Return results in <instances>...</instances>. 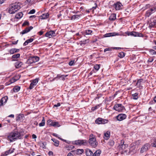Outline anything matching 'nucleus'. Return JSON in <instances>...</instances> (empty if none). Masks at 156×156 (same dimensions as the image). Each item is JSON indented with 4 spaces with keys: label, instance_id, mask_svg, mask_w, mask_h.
<instances>
[{
    "label": "nucleus",
    "instance_id": "a878e982",
    "mask_svg": "<svg viewBox=\"0 0 156 156\" xmlns=\"http://www.w3.org/2000/svg\"><path fill=\"white\" fill-rule=\"evenodd\" d=\"M26 63L27 64L29 65H31L32 63H34L33 59L32 58V57H30L27 60Z\"/></svg>",
    "mask_w": 156,
    "mask_h": 156
},
{
    "label": "nucleus",
    "instance_id": "4c0bfd02",
    "mask_svg": "<svg viewBox=\"0 0 156 156\" xmlns=\"http://www.w3.org/2000/svg\"><path fill=\"white\" fill-rule=\"evenodd\" d=\"M138 94L135 93L132 95V98L133 99L137 100L138 98Z\"/></svg>",
    "mask_w": 156,
    "mask_h": 156
},
{
    "label": "nucleus",
    "instance_id": "338daca9",
    "mask_svg": "<svg viewBox=\"0 0 156 156\" xmlns=\"http://www.w3.org/2000/svg\"><path fill=\"white\" fill-rule=\"evenodd\" d=\"M72 153V152H71L68 153L67 156H73V155Z\"/></svg>",
    "mask_w": 156,
    "mask_h": 156
},
{
    "label": "nucleus",
    "instance_id": "ea45409f",
    "mask_svg": "<svg viewBox=\"0 0 156 156\" xmlns=\"http://www.w3.org/2000/svg\"><path fill=\"white\" fill-rule=\"evenodd\" d=\"M125 56V54L123 52H121L119 53L118 55V56L120 58H122Z\"/></svg>",
    "mask_w": 156,
    "mask_h": 156
},
{
    "label": "nucleus",
    "instance_id": "a211bd4d",
    "mask_svg": "<svg viewBox=\"0 0 156 156\" xmlns=\"http://www.w3.org/2000/svg\"><path fill=\"white\" fill-rule=\"evenodd\" d=\"M20 54L19 53H17L12 55L11 58L12 61H17V59L20 57Z\"/></svg>",
    "mask_w": 156,
    "mask_h": 156
},
{
    "label": "nucleus",
    "instance_id": "603ef678",
    "mask_svg": "<svg viewBox=\"0 0 156 156\" xmlns=\"http://www.w3.org/2000/svg\"><path fill=\"white\" fill-rule=\"evenodd\" d=\"M62 75L60 74H58L57 75V76L55 77L56 79V80H60L61 78V77Z\"/></svg>",
    "mask_w": 156,
    "mask_h": 156
},
{
    "label": "nucleus",
    "instance_id": "dca6fc26",
    "mask_svg": "<svg viewBox=\"0 0 156 156\" xmlns=\"http://www.w3.org/2000/svg\"><path fill=\"white\" fill-rule=\"evenodd\" d=\"M110 131H108L106 132H104L103 137L106 140H108L110 138Z\"/></svg>",
    "mask_w": 156,
    "mask_h": 156
},
{
    "label": "nucleus",
    "instance_id": "4468645a",
    "mask_svg": "<svg viewBox=\"0 0 156 156\" xmlns=\"http://www.w3.org/2000/svg\"><path fill=\"white\" fill-rule=\"evenodd\" d=\"M33 27L30 26L29 27H27L25 29L23 30L22 32L20 33V34H24L26 33H27L29 32L31 30L33 29Z\"/></svg>",
    "mask_w": 156,
    "mask_h": 156
},
{
    "label": "nucleus",
    "instance_id": "6ab92c4d",
    "mask_svg": "<svg viewBox=\"0 0 156 156\" xmlns=\"http://www.w3.org/2000/svg\"><path fill=\"white\" fill-rule=\"evenodd\" d=\"M19 51L20 50L19 49H17L16 48H13L10 49L9 50V52L10 54H13L16 52H19Z\"/></svg>",
    "mask_w": 156,
    "mask_h": 156
},
{
    "label": "nucleus",
    "instance_id": "052dcab7",
    "mask_svg": "<svg viewBox=\"0 0 156 156\" xmlns=\"http://www.w3.org/2000/svg\"><path fill=\"white\" fill-rule=\"evenodd\" d=\"M74 63V61H71L69 63V65L70 66H72L73 65Z\"/></svg>",
    "mask_w": 156,
    "mask_h": 156
},
{
    "label": "nucleus",
    "instance_id": "0e129e2a",
    "mask_svg": "<svg viewBox=\"0 0 156 156\" xmlns=\"http://www.w3.org/2000/svg\"><path fill=\"white\" fill-rule=\"evenodd\" d=\"M18 41V40H17L16 41H12V44H16L17 43Z\"/></svg>",
    "mask_w": 156,
    "mask_h": 156
},
{
    "label": "nucleus",
    "instance_id": "393cba45",
    "mask_svg": "<svg viewBox=\"0 0 156 156\" xmlns=\"http://www.w3.org/2000/svg\"><path fill=\"white\" fill-rule=\"evenodd\" d=\"M116 19V14L115 13L111 14L109 17V20L113 21Z\"/></svg>",
    "mask_w": 156,
    "mask_h": 156
},
{
    "label": "nucleus",
    "instance_id": "de8ad7c7",
    "mask_svg": "<svg viewBox=\"0 0 156 156\" xmlns=\"http://www.w3.org/2000/svg\"><path fill=\"white\" fill-rule=\"evenodd\" d=\"M100 65L96 64L94 65V68L97 71H98L100 69Z\"/></svg>",
    "mask_w": 156,
    "mask_h": 156
},
{
    "label": "nucleus",
    "instance_id": "f8f14e48",
    "mask_svg": "<svg viewBox=\"0 0 156 156\" xmlns=\"http://www.w3.org/2000/svg\"><path fill=\"white\" fill-rule=\"evenodd\" d=\"M45 36L49 38H51L53 36H55V31L53 30L47 32L45 34Z\"/></svg>",
    "mask_w": 156,
    "mask_h": 156
},
{
    "label": "nucleus",
    "instance_id": "864d4df0",
    "mask_svg": "<svg viewBox=\"0 0 156 156\" xmlns=\"http://www.w3.org/2000/svg\"><path fill=\"white\" fill-rule=\"evenodd\" d=\"M68 150H70L73 149L74 148V146L73 145H69L68 147Z\"/></svg>",
    "mask_w": 156,
    "mask_h": 156
},
{
    "label": "nucleus",
    "instance_id": "69168bd1",
    "mask_svg": "<svg viewBox=\"0 0 156 156\" xmlns=\"http://www.w3.org/2000/svg\"><path fill=\"white\" fill-rule=\"evenodd\" d=\"M153 147H156V141L154 142L153 144Z\"/></svg>",
    "mask_w": 156,
    "mask_h": 156
},
{
    "label": "nucleus",
    "instance_id": "cd10ccee",
    "mask_svg": "<svg viewBox=\"0 0 156 156\" xmlns=\"http://www.w3.org/2000/svg\"><path fill=\"white\" fill-rule=\"evenodd\" d=\"M101 151L100 150H97L94 154L93 156H99L101 153Z\"/></svg>",
    "mask_w": 156,
    "mask_h": 156
},
{
    "label": "nucleus",
    "instance_id": "79ce46f5",
    "mask_svg": "<svg viewBox=\"0 0 156 156\" xmlns=\"http://www.w3.org/2000/svg\"><path fill=\"white\" fill-rule=\"evenodd\" d=\"M143 80V79H139L136 83V85L138 87H139L140 86L141 83Z\"/></svg>",
    "mask_w": 156,
    "mask_h": 156
},
{
    "label": "nucleus",
    "instance_id": "4d7b16f0",
    "mask_svg": "<svg viewBox=\"0 0 156 156\" xmlns=\"http://www.w3.org/2000/svg\"><path fill=\"white\" fill-rule=\"evenodd\" d=\"M81 42H82V43H81V45H82V44H86L87 42L88 43L89 42V40H88V39L86 40L85 41H81Z\"/></svg>",
    "mask_w": 156,
    "mask_h": 156
},
{
    "label": "nucleus",
    "instance_id": "f03ea898",
    "mask_svg": "<svg viewBox=\"0 0 156 156\" xmlns=\"http://www.w3.org/2000/svg\"><path fill=\"white\" fill-rule=\"evenodd\" d=\"M20 6L18 3H13L10 5L8 8V12L11 14L14 13L16 12L20 9Z\"/></svg>",
    "mask_w": 156,
    "mask_h": 156
},
{
    "label": "nucleus",
    "instance_id": "6e6d98bb",
    "mask_svg": "<svg viewBox=\"0 0 156 156\" xmlns=\"http://www.w3.org/2000/svg\"><path fill=\"white\" fill-rule=\"evenodd\" d=\"M35 12V10L34 9H32L30 10L28 14H33Z\"/></svg>",
    "mask_w": 156,
    "mask_h": 156
},
{
    "label": "nucleus",
    "instance_id": "4be33fe9",
    "mask_svg": "<svg viewBox=\"0 0 156 156\" xmlns=\"http://www.w3.org/2000/svg\"><path fill=\"white\" fill-rule=\"evenodd\" d=\"M34 40V39L30 38L29 39L27 40L23 43V45L26 46L28 44L32 42Z\"/></svg>",
    "mask_w": 156,
    "mask_h": 156
},
{
    "label": "nucleus",
    "instance_id": "f257e3e1",
    "mask_svg": "<svg viewBox=\"0 0 156 156\" xmlns=\"http://www.w3.org/2000/svg\"><path fill=\"white\" fill-rule=\"evenodd\" d=\"M23 130L19 131H14L11 132L7 136V139L10 142L15 141L16 140L21 139L22 136L23 135Z\"/></svg>",
    "mask_w": 156,
    "mask_h": 156
},
{
    "label": "nucleus",
    "instance_id": "37998d69",
    "mask_svg": "<svg viewBox=\"0 0 156 156\" xmlns=\"http://www.w3.org/2000/svg\"><path fill=\"white\" fill-rule=\"evenodd\" d=\"M24 117V115L23 114H19L16 118V120L17 121L19 120L22 119H23Z\"/></svg>",
    "mask_w": 156,
    "mask_h": 156
},
{
    "label": "nucleus",
    "instance_id": "72a5a7b5",
    "mask_svg": "<svg viewBox=\"0 0 156 156\" xmlns=\"http://www.w3.org/2000/svg\"><path fill=\"white\" fill-rule=\"evenodd\" d=\"M8 97L7 96H5L3 97L1 99V101H2L4 104L5 103L7 100H8Z\"/></svg>",
    "mask_w": 156,
    "mask_h": 156
},
{
    "label": "nucleus",
    "instance_id": "423d86ee",
    "mask_svg": "<svg viewBox=\"0 0 156 156\" xmlns=\"http://www.w3.org/2000/svg\"><path fill=\"white\" fill-rule=\"evenodd\" d=\"M47 123L48 125L52 126L54 127H58L60 126V125L58 122H54L50 119L47 121Z\"/></svg>",
    "mask_w": 156,
    "mask_h": 156
},
{
    "label": "nucleus",
    "instance_id": "680f3d73",
    "mask_svg": "<svg viewBox=\"0 0 156 156\" xmlns=\"http://www.w3.org/2000/svg\"><path fill=\"white\" fill-rule=\"evenodd\" d=\"M112 48H108L105 49L104 50V52H105L107 51H111L112 50Z\"/></svg>",
    "mask_w": 156,
    "mask_h": 156
},
{
    "label": "nucleus",
    "instance_id": "b1692460",
    "mask_svg": "<svg viewBox=\"0 0 156 156\" xmlns=\"http://www.w3.org/2000/svg\"><path fill=\"white\" fill-rule=\"evenodd\" d=\"M49 16V14L48 13L43 14L40 16V17L42 19H46Z\"/></svg>",
    "mask_w": 156,
    "mask_h": 156
},
{
    "label": "nucleus",
    "instance_id": "7c9ffc66",
    "mask_svg": "<svg viewBox=\"0 0 156 156\" xmlns=\"http://www.w3.org/2000/svg\"><path fill=\"white\" fill-rule=\"evenodd\" d=\"M134 37H144V35L141 33L139 32H135Z\"/></svg>",
    "mask_w": 156,
    "mask_h": 156
},
{
    "label": "nucleus",
    "instance_id": "3c124183",
    "mask_svg": "<svg viewBox=\"0 0 156 156\" xmlns=\"http://www.w3.org/2000/svg\"><path fill=\"white\" fill-rule=\"evenodd\" d=\"M99 106V105H97L95 106V107H92L91 108V110L92 111H94L96 109H97L98 108V107Z\"/></svg>",
    "mask_w": 156,
    "mask_h": 156
},
{
    "label": "nucleus",
    "instance_id": "f3484780",
    "mask_svg": "<svg viewBox=\"0 0 156 156\" xmlns=\"http://www.w3.org/2000/svg\"><path fill=\"white\" fill-rule=\"evenodd\" d=\"M71 152L73 153H76V154L79 155L82 154L83 152V149H77L76 150L72 151Z\"/></svg>",
    "mask_w": 156,
    "mask_h": 156
},
{
    "label": "nucleus",
    "instance_id": "c756f323",
    "mask_svg": "<svg viewBox=\"0 0 156 156\" xmlns=\"http://www.w3.org/2000/svg\"><path fill=\"white\" fill-rule=\"evenodd\" d=\"M134 37H144V35L141 33L139 32H135Z\"/></svg>",
    "mask_w": 156,
    "mask_h": 156
},
{
    "label": "nucleus",
    "instance_id": "9d476101",
    "mask_svg": "<svg viewBox=\"0 0 156 156\" xmlns=\"http://www.w3.org/2000/svg\"><path fill=\"white\" fill-rule=\"evenodd\" d=\"M150 147V145L148 144H146L143 146L141 148L140 152L142 153L147 151Z\"/></svg>",
    "mask_w": 156,
    "mask_h": 156
},
{
    "label": "nucleus",
    "instance_id": "13d9d810",
    "mask_svg": "<svg viewBox=\"0 0 156 156\" xmlns=\"http://www.w3.org/2000/svg\"><path fill=\"white\" fill-rule=\"evenodd\" d=\"M13 78L16 80V81L17 80H18L19 78H20V76H19V75H17L14 76L13 77Z\"/></svg>",
    "mask_w": 156,
    "mask_h": 156
},
{
    "label": "nucleus",
    "instance_id": "9b49d317",
    "mask_svg": "<svg viewBox=\"0 0 156 156\" xmlns=\"http://www.w3.org/2000/svg\"><path fill=\"white\" fill-rule=\"evenodd\" d=\"M122 5L121 3L117 2L114 4L113 6L116 10H119L122 8Z\"/></svg>",
    "mask_w": 156,
    "mask_h": 156
},
{
    "label": "nucleus",
    "instance_id": "09e8293b",
    "mask_svg": "<svg viewBox=\"0 0 156 156\" xmlns=\"http://www.w3.org/2000/svg\"><path fill=\"white\" fill-rule=\"evenodd\" d=\"M114 35L112 33H108L105 34L104 35L105 37H109L111 36H113Z\"/></svg>",
    "mask_w": 156,
    "mask_h": 156
},
{
    "label": "nucleus",
    "instance_id": "c03bdc74",
    "mask_svg": "<svg viewBox=\"0 0 156 156\" xmlns=\"http://www.w3.org/2000/svg\"><path fill=\"white\" fill-rule=\"evenodd\" d=\"M20 89V87L18 86H16L13 89L14 91V92H18Z\"/></svg>",
    "mask_w": 156,
    "mask_h": 156
},
{
    "label": "nucleus",
    "instance_id": "20e7f679",
    "mask_svg": "<svg viewBox=\"0 0 156 156\" xmlns=\"http://www.w3.org/2000/svg\"><path fill=\"white\" fill-rule=\"evenodd\" d=\"M113 109L118 112H122L125 110L124 107L121 104H117L115 105L113 107Z\"/></svg>",
    "mask_w": 156,
    "mask_h": 156
},
{
    "label": "nucleus",
    "instance_id": "58836bf2",
    "mask_svg": "<svg viewBox=\"0 0 156 156\" xmlns=\"http://www.w3.org/2000/svg\"><path fill=\"white\" fill-rule=\"evenodd\" d=\"M45 120L44 119V117H43V119L42 120V122L41 123H40L39 125V126H43L45 125Z\"/></svg>",
    "mask_w": 156,
    "mask_h": 156
},
{
    "label": "nucleus",
    "instance_id": "5fc2aeb1",
    "mask_svg": "<svg viewBox=\"0 0 156 156\" xmlns=\"http://www.w3.org/2000/svg\"><path fill=\"white\" fill-rule=\"evenodd\" d=\"M67 76V75H62L61 77L60 80H64L65 79V78Z\"/></svg>",
    "mask_w": 156,
    "mask_h": 156
},
{
    "label": "nucleus",
    "instance_id": "412c9836",
    "mask_svg": "<svg viewBox=\"0 0 156 156\" xmlns=\"http://www.w3.org/2000/svg\"><path fill=\"white\" fill-rule=\"evenodd\" d=\"M23 65V63L21 62H16L15 64V67L17 68H18L21 67Z\"/></svg>",
    "mask_w": 156,
    "mask_h": 156
},
{
    "label": "nucleus",
    "instance_id": "2eb2a0df",
    "mask_svg": "<svg viewBox=\"0 0 156 156\" xmlns=\"http://www.w3.org/2000/svg\"><path fill=\"white\" fill-rule=\"evenodd\" d=\"M150 21L151 23L149 24V26L150 27L152 28L156 24V20L153 18L151 19Z\"/></svg>",
    "mask_w": 156,
    "mask_h": 156
},
{
    "label": "nucleus",
    "instance_id": "0eeeda50",
    "mask_svg": "<svg viewBox=\"0 0 156 156\" xmlns=\"http://www.w3.org/2000/svg\"><path fill=\"white\" fill-rule=\"evenodd\" d=\"M124 141L123 140H121L120 144L118 146V148L120 150L124 151V152H126V150H125L128 147V145L127 144H124Z\"/></svg>",
    "mask_w": 156,
    "mask_h": 156
},
{
    "label": "nucleus",
    "instance_id": "5701e85b",
    "mask_svg": "<svg viewBox=\"0 0 156 156\" xmlns=\"http://www.w3.org/2000/svg\"><path fill=\"white\" fill-rule=\"evenodd\" d=\"M86 154L87 156H91L93 155V153L91 150L87 149L86 150Z\"/></svg>",
    "mask_w": 156,
    "mask_h": 156
},
{
    "label": "nucleus",
    "instance_id": "bb28decb",
    "mask_svg": "<svg viewBox=\"0 0 156 156\" xmlns=\"http://www.w3.org/2000/svg\"><path fill=\"white\" fill-rule=\"evenodd\" d=\"M82 15H74L71 17L72 20H75L76 19H78L80 18Z\"/></svg>",
    "mask_w": 156,
    "mask_h": 156
},
{
    "label": "nucleus",
    "instance_id": "e2e57ef3",
    "mask_svg": "<svg viewBox=\"0 0 156 156\" xmlns=\"http://www.w3.org/2000/svg\"><path fill=\"white\" fill-rule=\"evenodd\" d=\"M61 105L60 103H58L57 104L55 105H54V107H58L60 106Z\"/></svg>",
    "mask_w": 156,
    "mask_h": 156
},
{
    "label": "nucleus",
    "instance_id": "a19ab883",
    "mask_svg": "<svg viewBox=\"0 0 156 156\" xmlns=\"http://www.w3.org/2000/svg\"><path fill=\"white\" fill-rule=\"evenodd\" d=\"M92 31L89 29L86 30L85 31V33L86 35H91Z\"/></svg>",
    "mask_w": 156,
    "mask_h": 156
},
{
    "label": "nucleus",
    "instance_id": "bf43d9fd",
    "mask_svg": "<svg viewBox=\"0 0 156 156\" xmlns=\"http://www.w3.org/2000/svg\"><path fill=\"white\" fill-rule=\"evenodd\" d=\"M29 25V23L28 21H25L24 22V23H23L22 26H25L26 25Z\"/></svg>",
    "mask_w": 156,
    "mask_h": 156
},
{
    "label": "nucleus",
    "instance_id": "e433bc0d",
    "mask_svg": "<svg viewBox=\"0 0 156 156\" xmlns=\"http://www.w3.org/2000/svg\"><path fill=\"white\" fill-rule=\"evenodd\" d=\"M126 34H127L128 36H131L134 37L135 31L129 32L127 31L125 32Z\"/></svg>",
    "mask_w": 156,
    "mask_h": 156
},
{
    "label": "nucleus",
    "instance_id": "1a4fd4ad",
    "mask_svg": "<svg viewBox=\"0 0 156 156\" xmlns=\"http://www.w3.org/2000/svg\"><path fill=\"white\" fill-rule=\"evenodd\" d=\"M126 117V115L124 114H120L116 116L118 121H121L125 119Z\"/></svg>",
    "mask_w": 156,
    "mask_h": 156
},
{
    "label": "nucleus",
    "instance_id": "c85d7f7f",
    "mask_svg": "<svg viewBox=\"0 0 156 156\" xmlns=\"http://www.w3.org/2000/svg\"><path fill=\"white\" fill-rule=\"evenodd\" d=\"M51 140L55 143L54 145L56 147L58 146L59 145V141L54 138H52Z\"/></svg>",
    "mask_w": 156,
    "mask_h": 156
},
{
    "label": "nucleus",
    "instance_id": "2f4dec72",
    "mask_svg": "<svg viewBox=\"0 0 156 156\" xmlns=\"http://www.w3.org/2000/svg\"><path fill=\"white\" fill-rule=\"evenodd\" d=\"M16 80L14 79L13 77L9 80L8 82H7L6 83L7 84V85H9L16 82Z\"/></svg>",
    "mask_w": 156,
    "mask_h": 156
},
{
    "label": "nucleus",
    "instance_id": "473e14b6",
    "mask_svg": "<svg viewBox=\"0 0 156 156\" xmlns=\"http://www.w3.org/2000/svg\"><path fill=\"white\" fill-rule=\"evenodd\" d=\"M23 14L21 12H19L15 16V17L17 19H20L23 16Z\"/></svg>",
    "mask_w": 156,
    "mask_h": 156
},
{
    "label": "nucleus",
    "instance_id": "ddd939ff",
    "mask_svg": "<svg viewBox=\"0 0 156 156\" xmlns=\"http://www.w3.org/2000/svg\"><path fill=\"white\" fill-rule=\"evenodd\" d=\"M38 80L37 79H36L33 80L30 85L29 87L30 89H33L34 87V86L36 85L38 82Z\"/></svg>",
    "mask_w": 156,
    "mask_h": 156
},
{
    "label": "nucleus",
    "instance_id": "6e6552de",
    "mask_svg": "<svg viewBox=\"0 0 156 156\" xmlns=\"http://www.w3.org/2000/svg\"><path fill=\"white\" fill-rule=\"evenodd\" d=\"M108 121V120L106 119H102L101 118H98L96 119L95 122L97 124H104L107 123Z\"/></svg>",
    "mask_w": 156,
    "mask_h": 156
},
{
    "label": "nucleus",
    "instance_id": "f704fd0d",
    "mask_svg": "<svg viewBox=\"0 0 156 156\" xmlns=\"http://www.w3.org/2000/svg\"><path fill=\"white\" fill-rule=\"evenodd\" d=\"M32 58L33 59V61L34 63H35L36 62H38L39 59V57L37 56H34L32 57Z\"/></svg>",
    "mask_w": 156,
    "mask_h": 156
},
{
    "label": "nucleus",
    "instance_id": "c9c22d12",
    "mask_svg": "<svg viewBox=\"0 0 156 156\" xmlns=\"http://www.w3.org/2000/svg\"><path fill=\"white\" fill-rule=\"evenodd\" d=\"M115 144L114 140H110L108 143V145L110 147L113 146Z\"/></svg>",
    "mask_w": 156,
    "mask_h": 156
},
{
    "label": "nucleus",
    "instance_id": "39448f33",
    "mask_svg": "<svg viewBox=\"0 0 156 156\" xmlns=\"http://www.w3.org/2000/svg\"><path fill=\"white\" fill-rule=\"evenodd\" d=\"M73 144L77 145H85L87 144V142L86 140H78L73 142Z\"/></svg>",
    "mask_w": 156,
    "mask_h": 156
},
{
    "label": "nucleus",
    "instance_id": "a18cd8bd",
    "mask_svg": "<svg viewBox=\"0 0 156 156\" xmlns=\"http://www.w3.org/2000/svg\"><path fill=\"white\" fill-rule=\"evenodd\" d=\"M149 52L151 55H156V51H155L154 49H150L149 50Z\"/></svg>",
    "mask_w": 156,
    "mask_h": 156
},
{
    "label": "nucleus",
    "instance_id": "774afa93",
    "mask_svg": "<svg viewBox=\"0 0 156 156\" xmlns=\"http://www.w3.org/2000/svg\"><path fill=\"white\" fill-rule=\"evenodd\" d=\"M53 152L52 151H49L48 152V154L50 155L53 156Z\"/></svg>",
    "mask_w": 156,
    "mask_h": 156
},
{
    "label": "nucleus",
    "instance_id": "49530a36",
    "mask_svg": "<svg viewBox=\"0 0 156 156\" xmlns=\"http://www.w3.org/2000/svg\"><path fill=\"white\" fill-rule=\"evenodd\" d=\"M152 12L150 10H148L147 11L146 13V16L147 17H149L151 14Z\"/></svg>",
    "mask_w": 156,
    "mask_h": 156
},
{
    "label": "nucleus",
    "instance_id": "7ed1b4c3",
    "mask_svg": "<svg viewBox=\"0 0 156 156\" xmlns=\"http://www.w3.org/2000/svg\"><path fill=\"white\" fill-rule=\"evenodd\" d=\"M89 144L93 147H96L98 144L97 142L96 141L95 136L92 134L90 135Z\"/></svg>",
    "mask_w": 156,
    "mask_h": 156
},
{
    "label": "nucleus",
    "instance_id": "aec40b11",
    "mask_svg": "<svg viewBox=\"0 0 156 156\" xmlns=\"http://www.w3.org/2000/svg\"><path fill=\"white\" fill-rule=\"evenodd\" d=\"M15 149L14 148H11L9 150L6 151L5 152V155H8L11 154L14 152Z\"/></svg>",
    "mask_w": 156,
    "mask_h": 156
},
{
    "label": "nucleus",
    "instance_id": "8fccbe9b",
    "mask_svg": "<svg viewBox=\"0 0 156 156\" xmlns=\"http://www.w3.org/2000/svg\"><path fill=\"white\" fill-rule=\"evenodd\" d=\"M154 60V58H149L147 61V63L148 64H150Z\"/></svg>",
    "mask_w": 156,
    "mask_h": 156
}]
</instances>
